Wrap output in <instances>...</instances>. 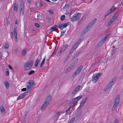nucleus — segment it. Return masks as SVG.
<instances>
[{
	"label": "nucleus",
	"instance_id": "nucleus-1",
	"mask_svg": "<svg viewBox=\"0 0 123 123\" xmlns=\"http://www.w3.org/2000/svg\"><path fill=\"white\" fill-rule=\"evenodd\" d=\"M51 96L50 95H49L47 97L41 108V109L42 111L45 110L48 106L49 104V102L51 100Z\"/></svg>",
	"mask_w": 123,
	"mask_h": 123
},
{
	"label": "nucleus",
	"instance_id": "nucleus-2",
	"mask_svg": "<svg viewBox=\"0 0 123 123\" xmlns=\"http://www.w3.org/2000/svg\"><path fill=\"white\" fill-rule=\"evenodd\" d=\"M34 61L32 60H30L25 63L24 65V68L25 71L29 70L32 68L33 65Z\"/></svg>",
	"mask_w": 123,
	"mask_h": 123
},
{
	"label": "nucleus",
	"instance_id": "nucleus-3",
	"mask_svg": "<svg viewBox=\"0 0 123 123\" xmlns=\"http://www.w3.org/2000/svg\"><path fill=\"white\" fill-rule=\"evenodd\" d=\"M83 68V66L81 65L75 71V72L72 75L71 77L72 78H74L76 77L77 75H79L81 72Z\"/></svg>",
	"mask_w": 123,
	"mask_h": 123
},
{
	"label": "nucleus",
	"instance_id": "nucleus-4",
	"mask_svg": "<svg viewBox=\"0 0 123 123\" xmlns=\"http://www.w3.org/2000/svg\"><path fill=\"white\" fill-rule=\"evenodd\" d=\"M81 16V14L79 13L74 14L70 18L72 22L76 21L80 19Z\"/></svg>",
	"mask_w": 123,
	"mask_h": 123
},
{
	"label": "nucleus",
	"instance_id": "nucleus-5",
	"mask_svg": "<svg viewBox=\"0 0 123 123\" xmlns=\"http://www.w3.org/2000/svg\"><path fill=\"white\" fill-rule=\"evenodd\" d=\"M82 95L79 96L76 98H74L72 99L70 101L69 104L70 105L71 104H74L76 102H77L82 97Z\"/></svg>",
	"mask_w": 123,
	"mask_h": 123
},
{
	"label": "nucleus",
	"instance_id": "nucleus-6",
	"mask_svg": "<svg viewBox=\"0 0 123 123\" xmlns=\"http://www.w3.org/2000/svg\"><path fill=\"white\" fill-rule=\"evenodd\" d=\"M100 74V73H99L93 75L92 80L93 82L95 83L98 81Z\"/></svg>",
	"mask_w": 123,
	"mask_h": 123
},
{
	"label": "nucleus",
	"instance_id": "nucleus-7",
	"mask_svg": "<svg viewBox=\"0 0 123 123\" xmlns=\"http://www.w3.org/2000/svg\"><path fill=\"white\" fill-rule=\"evenodd\" d=\"M77 62L74 61L72 63L70 66L68 67L65 72V73L66 74L68 73L69 71H70L74 67L77 63Z\"/></svg>",
	"mask_w": 123,
	"mask_h": 123
},
{
	"label": "nucleus",
	"instance_id": "nucleus-8",
	"mask_svg": "<svg viewBox=\"0 0 123 123\" xmlns=\"http://www.w3.org/2000/svg\"><path fill=\"white\" fill-rule=\"evenodd\" d=\"M34 83L32 81L30 80L27 83V87L28 88L32 89L33 87Z\"/></svg>",
	"mask_w": 123,
	"mask_h": 123
},
{
	"label": "nucleus",
	"instance_id": "nucleus-9",
	"mask_svg": "<svg viewBox=\"0 0 123 123\" xmlns=\"http://www.w3.org/2000/svg\"><path fill=\"white\" fill-rule=\"evenodd\" d=\"M68 45L67 44L64 45L63 47L61 48L59 52H58V53L60 55L61 53H62L64 52L68 47Z\"/></svg>",
	"mask_w": 123,
	"mask_h": 123
},
{
	"label": "nucleus",
	"instance_id": "nucleus-10",
	"mask_svg": "<svg viewBox=\"0 0 123 123\" xmlns=\"http://www.w3.org/2000/svg\"><path fill=\"white\" fill-rule=\"evenodd\" d=\"M116 9V8L114 6H113L111 9L109 10L107 13L105 14V17L108 16L111 13Z\"/></svg>",
	"mask_w": 123,
	"mask_h": 123
},
{
	"label": "nucleus",
	"instance_id": "nucleus-11",
	"mask_svg": "<svg viewBox=\"0 0 123 123\" xmlns=\"http://www.w3.org/2000/svg\"><path fill=\"white\" fill-rule=\"evenodd\" d=\"M87 99L88 98L86 97L83 102L80 103V105L79 107L78 108H79L80 109L82 108L86 103Z\"/></svg>",
	"mask_w": 123,
	"mask_h": 123
},
{
	"label": "nucleus",
	"instance_id": "nucleus-12",
	"mask_svg": "<svg viewBox=\"0 0 123 123\" xmlns=\"http://www.w3.org/2000/svg\"><path fill=\"white\" fill-rule=\"evenodd\" d=\"M113 84L110 82L105 89L104 91H106L108 90L110 88L112 87Z\"/></svg>",
	"mask_w": 123,
	"mask_h": 123
},
{
	"label": "nucleus",
	"instance_id": "nucleus-13",
	"mask_svg": "<svg viewBox=\"0 0 123 123\" xmlns=\"http://www.w3.org/2000/svg\"><path fill=\"white\" fill-rule=\"evenodd\" d=\"M27 94V93L25 92L24 93L21 94L18 97L17 100H18L19 99L23 98Z\"/></svg>",
	"mask_w": 123,
	"mask_h": 123
},
{
	"label": "nucleus",
	"instance_id": "nucleus-14",
	"mask_svg": "<svg viewBox=\"0 0 123 123\" xmlns=\"http://www.w3.org/2000/svg\"><path fill=\"white\" fill-rule=\"evenodd\" d=\"M42 58L41 56H40V57H38V58H37L35 62V66L36 67H37L38 66V65L39 63V61Z\"/></svg>",
	"mask_w": 123,
	"mask_h": 123
},
{
	"label": "nucleus",
	"instance_id": "nucleus-15",
	"mask_svg": "<svg viewBox=\"0 0 123 123\" xmlns=\"http://www.w3.org/2000/svg\"><path fill=\"white\" fill-rule=\"evenodd\" d=\"M14 36L15 38V42L17 43L18 42V39L17 38V35L16 32V28H14V29L13 31Z\"/></svg>",
	"mask_w": 123,
	"mask_h": 123
},
{
	"label": "nucleus",
	"instance_id": "nucleus-16",
	"mask_svg": "<svg viewBox=\"0 0 123 123\" xmlns=\"http://www.w3.org/2000/svg\"><path fill=\"white\" fill-rule=\"evenodd\" d=\"M110 35V34H107L105 37L102 38L101 41L104 43L106 41V39L109 37Z\"/></svg>",
	"mask_w": 123,
	"mask_h": 123
},
{
	"label": "nucleus",
	"instance_id": "nucleus-17",
	"mask_svg": "<svg viewBox=\"0 0 123 123\" xmlns=\"http://www.w3.org/2000/svg\"><path fill=\"white\" fill-rule=\"evenodd\" d=\"M90 30V29L87 27H86L84 30L82 32L81 34L82 35H84L86 32H87Z\"/></svg>",
	"mask_w": 123,
	"mask_h": 123
},
{
	"label": "nucleus",
	"instance_id": "nucleus-18",
	"mask_svg": "<svg viewBox=\"0 0 123 123\" xmlns=\"http://www.w3.org/2000/svg\"><path fill=\"white\" fill-rule=\"evenodd\" d=\"M120 96L119 95H118L115 98L114 100V102L116 103H117L119 104V102L120 101Z\"/></svg>",
	"mask_w": 123,
	"mask_h": 123
},
{
	"label": "nucleus",
	"instance_id": "nucleus-19",
	"mask_svg": "<svg viewBox=\"0 0 123 123\" xmlns=\"http://www.w3.org/2000/svg\"><path fill=\"white\" fill-rule=\"evenodd\" d=\"M4 84L5 86V87L7 89H8L9 88V84L8 82L7 81H5L4 82Z\"/></svg>",
	"mask_w": 123,
	"mask_h": 123
},
{
	"label": "nucleus",
	"instance_id": "nucleus-20",
	"mask_svg": "<svg viewBox=\"0 0 123 123\" xmlns=\"http://www.w3.org/2000/svg\"><path fill=\"white\" fill-rule=\"evenodd\" d=\"M59 113H60L59 112L56 113L53 117V118L54 119H56L57 120L58 118V117L60 115H59Z\"/></svg>",
	"mask_w": 123,
	"mask_h": 123
},
{
	"label": "nucleus",
	"instance_id": "nucleus-21",
	"mask_svg": "<svg viewBox=\"0 0 123 123\" xmlns=\"http://www.w3.org/2000/svg\"><path fill=\"white\" fill-rule=\"evenodd\" d=\"M58 28V27L56 25H55L54 26H52L50 30V31L51 32H52L54 31H55V30Z\"/></svg>",
	"mask_w": 123,
	"mask_h": 123
},
{
	"label": "nucleus",
	"instance_id": "nucleus-22",
	"mask_svg": "<svg viewBox=\"0 0 123 123\" xmlns=\"http://www.w3.org/2000/svg\"><path fill=\"white\" fill-rule=\"evenodd\" d=\"M77 92L75 91V90H74L73 92L71 94L70 96V98H72L73 97Z\"/></svg>",
	"mask_w": 123,
	"mask_h": 123
},
{
	"label": "nucleus",
	"instance_id": "nucleus-23",
	"mask_svg": "<svg viewBox=\"0 0 123 123\" xmlns=\"http://www.w3.org/2000/svg\"><path fill=\"white\" fill-rule=\"evenodd\" d=\"M119 105V104L117 103H114V104L112 108V110L113 111Z\"/></svg>",
	"mask_w": 123,
	"mask_h": 123
},
{
	"label": "nucleus",
	"instance_id": "nucleus-24",
	"mask_svg": "<svg viewBox=\"0 0 123 123\" xmlns=\"http://www.w3.org/2000/svg\"><path fill=\"white\" fill-rule=\"evenodd\" d=\"M104 43L100 41L97 44L96 46V48H98L100 47Z\"/></svg>",
	"mask_w": 123,
	"mask_h": 123
},
{
	"label": "nucleus",
	"instance_id": "nucleus-25",
	"mask_svg": "<svg viewBox=\"0 0 123 123\" xmlns=\"http://www.w3.org/2000/svg\"><path fill=\"white\" fill-rule=\"evenodd\" d=\"M71 108L70 107L68 108L67 110L66 111V114L65 115V116H66L67 115L69 114L70 111V109Z\"/></svg>",
	"mask_w": 123,
	"mask_h": 123
},
{
	"label": "nucleus",
	"instance_id": "nucleus-26",
	"mask_svg": "<svg viewBox=\"0 0 123 123\" xmlns=\"http://www.w3.org/2000/svg\"><path fill=\"white\" fill-rule=\"evenodd\" d=\"M20 9H24V3L22 1L20 3Z\"/></svg>",
	"mask_w": 123,
	"mask_h": 123
},
{
	"label": "nucleus",
	"instance_id": "nucleus-27",
	"mask_svg": "<svg viewBox=\"0 0 123 123\" xmlns=\"http://www.w3.org/2000/svg\"><path fill=\"white\" fill-rule=\"evenodd\" d=\"M81 112L82 111H80L77 112L76 114V117L78 118H79L81 115Z\"/></svg>",
	"mask_w": 123,
	"mask_h": 123
},
{
	"label": "nucleus",
	"instance_id": "nucleus-28",
	"mask_svg": "<svg viewBox=\"0 0 123 123\" xmlns=\"http://www.w3.org/2000/svg\"><path fill=\"white\" fill-rule=\"evenodd\" d=\"M45 56L43 60L42 61V62L40 66V68H42L43 67V66L45 62Z\"/></svg>",
	"mask_w": 123,
	"mask_h": 123
},
{
	"label": "nucleus",
	"instance_id": "nucleus-29",
	"mask_svg": "<svg viewBox=\"0 0 123 123\" xmlns=\"http://www.w3.org/2000/svg\"><path fill=\"white\" fill-rule=\"evenodd\" d=\"M26 49H24L21 53V55L23 56H24L26 54Z\"/></svg>",
	"mask_w": 123,
	"mask_h": 123
},
{
	"label": "nucleus",
	"instance_id": "nucleus-30",
	"mask_svg": "<svg viewBox=\"0 0 123 123\" xmlns=\"http://www.w3.org/2000/svg\"><path fill=\"white\" fill-rule=\"evenodd\" d=\"M81 87V86L80 85H78L75 89L74 90L77 92L79 91Z\"/></svg>",
	"mask_w": 123,
	"mask_h": 123
},
{
	"label": "nucleus",
	"instance_id": "nucleus-31",
	"mask_svg": "<svg viewBox=\"0 0 123 123\" xmlns=\"http://www.w3.org/2000/svg\"><path fill=\"white\" fill-rule=\"evenodd\" d=\"M0 110L2 113L3 114H4L5 113V109H4L3 106H1L0 108Z\"/></svg>",
	"mask_w": 123,
	"mask_h": 123
},
{
	"label": "nucleus",
	"instance_id": "nucleus-32",
	"mask_svg": "<svg viewBox=\"0 0 123 123\" xmlns=\"http://www.w3.org/2000/svg\"><path fill=\"white\" fill-rule=\"evenodd\" d=\"M9 46V44L8 42H6L5 44L4 48L6 49H7L8 48Z\"/></svg>",
	"mask_w": 123,
	"mask_h": 123
},
{
	"label": "nucleus",
	"instance_id": "nucleus-33",
	"mask_svg": "<svg viewBox=\"0 0 123 123\" xmlns=\"http://www.w3.org/2000/svg\"><path fill=\"white\" fill-rule=\"evenodd\" d=\"M69 7V6L68 5L66 4L64 7L63 9L64 10H68Z\"/></svg>",
	"mask_w": 123,
	"mask_h": 123
},
{
	"label": "nucleus",
	"instance_id": "nucleus-34",
	"mask_svg": "<svg viewBox=\"0 0 123 123\" xmlns=\"http://www.w3.org/2000/svg\"><path fill=\"white\" fill-rule=\"evenodd\" d=\"M18 8V6L15 3L14 4V10L15 11H17V9Z\"/></svg>",
	"mask_w": 123,
	"mask_h": 123
},
{
	"label": "nucleus",
	"instance_id": "nucleus-35",
	"mask_svg": "<svg viewBox=\"0 0 123 123\" xmlns=\"http://www.w3.org/2000/svg\"><path fill=\"white\" fill-rule=\"evenodd\" d=\"M97 20V19L95 18L93 19L92 20L91 22L90 23V24H91L92 25H93L95 24V22H96Z\"/></svg>",
	"mask_w": 123,
	"mask_h": 123
},
{
	"label": "nucleus",
	"instance_id": "nucleus-36",
	"mask_svg": "<svg viewBox=\"0 0 123 123\" xmlns=\"http://www.w3.org/2000/svg\"><path fill=\"white\" fill-rule=\"evenodd\" d=\"M81 52V51L79 50L74 55V58L77 57L79 55Z\"/></svg>",
	"mask_w": 123,
	"mask_h": 123
},
{
	"label": "nucleus",
	"instance_id": "nucleus-37",
	"mask_svg": "<svg viewBox=\"0 0 123 123\" xmlns=\"http://www.w3.org/2000/svg\"><path fill=\"white\" fill-rule=\"evenodd\" d=\"M63 24L64 28H66L68 25H69V22H67L66 23Z\"/></svg>",
	"mask_w": 123,
	"mask_h": 123
},
{
	"label": "nucleus",
	"instance_id": "nucleus-38",
	"mask_svg": "<svg viewBox=\"0 0 123 123\" xmlns=\"http://www.w3.org/2000/svg\"><path fill=\"white\" fill-rule=\"evenodd\" d=\"M116 81V79L115 78H113L111 80L110 82L114 84L115 83Z\"/></svg>",
	"mask_w": 123,
	"mask_h": 123
},
{
	"label": "nucleus",
	"instance_id": "nucleus-39",
	"mask_svg": "<svg viewBox=\"0 0 123 123\" xmlns=\"http://www.w3.org/2000/svg\"><path fill=\"white\" fill-rule=\"evenodd\" d=\"M75 120L74 118L73 117L70 120V121L68 123H73L74 121Z\"/></svg>",
	"mask_w": 123,
	"mask_h": 123
},
{
	"label": "nucleus",
	"instance_id": "nucleus-40",
	"mask_svg": "<svg viewBox=\"0 0 123 123\" xmlns=\"http://www.w3.org/2000/svg\"><path fill=\"white\" fill-rule=\"evenodd\" d=\"M82 41L80 39L78 41H77L76 43H75V44L78 45H79L80 43Z\"/></svg>",
	"mask_w": 123,
	"mask_h": 123
},
{
	"label": "nucleus",
	"instance_id": "nucleus-41",
	"mask_svg": "<svg viewBox=\"0 0 123 123\" xmlns=\"http://www.w3.org/2000/svg\"><path fill=\"white\" fill-rule=\"evenodd\" d=\"M92 26V24L90 23L87 25L86 27H88L90 30Z\"/></svg>",
	"mask_w": 123,
	"mask_h": 123
},
{
	"label": "nucleus",
	"instance_id": "nucleus-42",
	"mask_svg": "<svg viewBox=\"0 0 123 123\" xmlns=\"http://www.w3.org/2000/svg\"><path fill=\"white\" fill-rule=\"evenodd\" d=\"M78 46V45L75 44L72 48H73V49H74L75 50L77 48Z\"/></svg>",
	"mask_w": 123,
	"mask_h": 123
},
{
	"label": "nucleus",
	"instance_id": "nucleus-43",
	"mask_svg": "<svg viewBox=\"0 0 123 123\" xmlns=\"http://www.w3.org/2000/svg\"><path fill=\"white\" fill-rule=\"evenodd\" d=\"M59 28L61 30L62 29L64 28L63 24L59 25Z\"/></svg>",
	"mask_w": 123,
	"mask_h": 123
},
{
	"label": "nucleus",
	"instance_id": "nucleus-44",
	"mask_svg": "<svg viewBox=\"0 0 123 123\" xmlns=\"http://www.w3.org/2000/svg\"><path fill=\"white\" fill-rule=\"evenodd\" d=\"M20 13L22 15H23L24 13V9H20Z\"/></svg>",
	"mask_w": 123,
	"mask_h": 123
},
{
	"label": "nucleus",
	"instance_id": "nucleus-45",
	"mask_svg": "<svg viewBox=\"0 0 123 123\" xmlns=\"http://www.w3.org/2000/svg\"><path fill=\"white\" fill-rule=\"evenodd\" d=\"M75 50L74 49H73V48H72L70 50L69 52V53L70 54L72 53H73Z\"/></svg>",
	"mask_w": 123,
	"mask_h": 123
},
{
	"label": "nucleus",
	"instance_id": "nucleus-46",
	"mask_svg": "<svg viewBox=\"0 0 123 123\" xmlns=\"http://www.w3.org/2000/svg\"><path fill=\"white\" fill-rule=\"evenodd\" d=\"M35 73V71L33 70H31L30 72L28 73V74L29 75H30Z\"/></svg>",
	"mask_w": 123,
	"mask_h": 123
},
{
	"label": "nucleus",
	"instance_id": "nucleus-47",
	"mask_svg": "<svg viewBox=\"0 0 123 123\" xmlns=\"http://www.w3.org/2000/svg\"><path fill=\"white\" fill-rule=\"evenodd\" d=\"M65 17V16L64 15L62 16L61 18V20H63L64 19Z\"/></svg>",
	"mask_w": 123,
	"mask_h": 123
},
{
	"label": "nucleus",
	"instance_id": "nucleus-48",
	"mask_svg": "<svg viewBox=\"0 0 123 123\" xmlns=\"http://www.w3.org/2000/svg\"><path fill=\"white\" fill-rule=\"evenodd\" d=\"M10 34L12 39H13L14 38L13 34V32H10Z\"/></svg>",
	"mask_w": 123,
	"mask_h": 123
},
{
	"label": "nucleus",
	"instance_id": "nucleus-49",
	"mask_svg": "<svg viewBox=\"0 0 123 123\" xmlns=\"http://www.w3.org/2000/svg\"><path fill=\"white\" fill-rule=\"evenodd\" d=\"M116 51V49H113L112 51V52L111 53V55H113L115 53V51Z\"/></svg>",
	"mask_w": 123,
	"mask_h": 123
},
{
	"label": "nucleus",
	"instance_id": "nucleus-50",
	"mask_svg": "<svg viewBox=\"0 0 123 123\" xmlns=\"http://www.w3.org/2000/svg\"><path fill=\"white\" fill-rule=\"evenodd\" d=\"M51 14L53 15L54 14V13L53 11L51 10H49L48 11Z\"/></svg>",
	"mask_w": 123,
	"mask_h": 123
},
{
	"label": "nucleus",
	"instance_id": "nucleus-51",
	"mask_svg": "<svg viewBox=\"0 0 123 123\" xmlns=\"http://www.w3.org/2000/svg\"><path fill=\"white\" fill-rule=\"evenodd\" d=\"M115 20L113 18H111L110 20V21L112 23L114 22L115 21Z\"/></svg>",
	"mask_w": 123,
	"mask_h": 123
},
{
	"label": "nucleus",
	"instance_id": "nucleus-52",
	"mask_svg": "<svg viewBox=\"0 0 123 123\" xmlns=\"http://www.w3.org/2000/svg\"><path fill=\"white\" fill-rule=\"evenodd\" d=\"M112 23L110 21L107 24V26H109L110 25H111V24Z\"/></svg>",
	"mask_w": 123,
	"mask_h": 123
},
{
	"label": "nucleus",
	"instance_id": "nucleus-53",
	"mask_svg": "<svg viewBox=\"0 0 123 123\" xmlns=\"http://www.w3.org/2000/svg\"><path fill=\"white\" fill-rule=\"evenodd\" d=\"M119 13L118 12H117L116 13L114 14V15L116 16V17H118V15H119Z\"/></svg>",
	"mask_w": 123,
	"mask_h": 123
},
{
	"label": "nucleus",
	"instance_id": "nucleus-54",
	"mask_svg": "<svg viewBox=\"0 0 123 123\" xmlns=\"http://www.w3.org/2000/svg\"><path fill=\"white\" fill-rule=\"evenodd\" d=\"M82 19H81L80 21H79L78 23V25H80L82 22L83 20H82Z\"/></svg>",
	"mask_w": 123,
	"mask_h": 123
},
{
	"label": "nucleus",
	"instance_id": "nucleus-55",
	"mask_svg": "<svg viewBox=\"0 0 123 123\" xmlns=\"http://www.w3.org/2000/svg\"><path fill=\"white\" fill-rule=\"evenodd\" d=\"M65 33V31H63L61 33V36L60 37H61L62 36H63L64 35V33Z\"/></svg>",
	"mask_w": 123,
	"mask_h": 123
},
{
	"label": "nucleus",
	"instance_id": "nucleus-56",
	"mask_svg": "<svg viewBox=\"0 0 123 123\" xmlns=\"http://www.w3.org/2000/svg\"><path fill=\"white\" fill-rule=\"evenodd\" d=\"M35 25L37 27H40V25L37 23H35Z\"/></svg>",
	"mask_w": 123,
	"mask_h": 123
},
{
	"label": "nucleus",
	"instance_id": "nucleus-57",
	"mask_svg": "<svg viewBox=\"0 0 123 123\" xmlns=\"http://www.w3.org/2000/svg\"><path fill=\"white\" fill-rule=\"evenodd\" d=\"M113 123H118V120L117 119L115 120Z\"/></svg>",
	"mask_w": 123,
	"mask_h": 123
},
{
	"label": "nucleus",
	"instance_id": "nucleus-58",
	"mask_svg": "<svg viewBox=\"0 0 123 123\" xmlns=\"http://www.w3.org/2000/svg\"><path fill=\"white\" fill-rule=\"evenodd\" d=\"M112 18L114 19H115V20H116L117 18V17H116V16H115V15H114Z\"/></svg>",
	"mask_w": 123,
	"mask_h": 123
},
{
	"label": "nucleus",
	"instance_id": "nucleus-59",
	"mask_svg": "<svg viewBox=\"0 0 123 123\" xmlns=\"http://www.w3.org/2000/svg\"><path fill=\"white\" fill-rule=\"evenodd\" d=\"M9 72L8 71H6V76H8L9 74Z\"/></svg>",
	"mask_w": 123,
	"mask_h": 123
},
{
	"label": "nucleus",
	"instance_id": "nucleus-60",
	"mask_svg": "<svg viewBox=\"0 0 123 123\" xmlns=\"http://www.w3.org/2000/svg\"><path fill=\"white\" fill-rule=\"evenodd\" d=\"M26 88H24L21 89V90L22 91H26Z\"/></svg>",
	"mask_w": 123,
	"mask_h": 123
},
{
	"label": "nucleus",
	"instance_id": "nucleus-61",
	"mask_svg": "<svg viewBox=\"0 0 123 123\" xmlns=\"http://www.w3.org/2000/svg\"><path fill=\"white\" fill-rule=\"evenodd\" d=\"M46 19L47 20H48V21H50V19L49 18L47 17H46Z\"/></svg>",
	"mask_w": 123,
	"mask_h": 123
},
{
	"label": "nucleus",
	"instance_id": "nucleus-62",
	"mask_svg": "<svg viewBox=\"0 0 123 123\" xmlns=\"http://www.w3.org/2000/svg\"><path fill=\"white\" fill-rule=\"evenodd\" d=\"M18 51V49L17 48H16L15 49L14 52L16 53H17Z\"/></svg>",
	"mask_w": 123,
	"mask_h": 123
},
{
	"label": "nucleus",
	"instance_id": "nucleus-63",
	"mask_svg": "<svg viewBox=\"0 0 123 123\" xmlns=\"http://www.w3.org/2000/svg\"><path fill=\"white\" fill-rule=\"evenodd\" d=\"M8 67L11 69H12V67L10 65H9L8 66Z\"/></svg>",
	"mask_w": 123,
	"mask_h": 123
},
{
	"label": "nucleus",
	"instance_id": "nucleus-64",
	"mask_svg": "<svg viewBox=\"0 0 123 123\" xmlns=\"http://www.w3.org/2000/svg\"><path fill=\"white\" fill-rule=\"evenodd\" d=\"M39 6H43V4L41 3L40 2L39 4Z\"/></svg>",
	"mask_w": 123,
	"mask_h": 123
}]
</instances>
